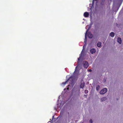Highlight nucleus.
<instances>
[{"label": "nucleus", "instance_id": "nucleus-1", "mask_svg": "<svg viewBox=\"0 0 123 123\" xmlns=\"http://www.w3.org/2000/svg\"><path fill=\"white\" fill-rule=\"evenodd\" d=\"M107 91V89L106 88H105L102 89L100 92V93L101 94H104Z\"/></svg>", "mask_w": 123, "mask_h": 123}, {"label": "nucleus", "instance_id": "nucleus-2", "mask_svg": "<svg viewBox=\"0 0 123 123\" xmlns=\"http://www.w3.org/2000/svg\"><path fill=\"white\" fill-rule=\"evenodd\" d=\"M83 64L84 67L86 68H87L89 66L88 62L87 61H85L83 62Z\"/></svg>", "mask_w": 123, "mask_h": 123}, {"label": "nucleus", "instance_id": "nucleus-3", "mask_svg": "<svg viewBox=\"0 0 123 123\" xmlns=\"http://www.w3.org/2000/svg\"><path fill=\"white\" fill-rule=\"evenodd\" d=\"M88 36L90 38H92L93 37V35L90 32H89L88 33Z\"/></svg>", "mask_w": 123, "mask_h": 123}, {"label": "nucleus", "instance_id": "nucleus-4", "mask_svg": "<svg viewBox=\"0 0 123 123\" xmlns=\"http://www.w3.org/2000/svg\"><path fill=\"white\" fill-rule=\"evenodd\" d=\"M96 51V50L94 48H92L90 50V52L92 54L95 53Z\"/></svg>", "mask_w": 123, "mask_h": 123}, {"label": "nucleus", "instance_id": "nucleus-5", "mask_svg": "<svg viewBox=\"0 0 123 123\" xmlns=\"http://www.w3.org/2000/svg\"><path fill=\"white\" fill-rule=\"evenodd\" d=\"M88 30H86V33H85V40H84V42L85 43H86V38H87V37H86V34L88 31Z\"/></svg>", "mask_w": 123, "mask_h": 123}, {"label": "nucleus", "instance_id": "nucleus-6", "mask_svg": "<svg viewBox=\"0 0 123 123\" xmlns=\"http://www.w3.org/2000/svg\"><path fill=\"white\" fill-rule=\"evenodd\" d=\"M89 15V13L87 12H85L84 14V15L85 17H88Z\"/></svg>", "mask_w": 123, "mask_h": 123}, {"label": "nucleus", "instance_id": "nucleus-7", "mask_svg": "<svg viewBox=\"0 0 123 123\" xmlns=\"http://www.w3.org/2000/svg\"><path fill=\"white\" fill-rule=\"evenodd\" d=\"M85 83L84 82H83V83H81L80 85V88L83 89L85 86Z\"/></svg>", "mask_w": 123, "mask_h": 123}, {"label": "nucleus", "instance_id": "nucleus-8", "mask_svg": "<svg viewBox=\"0 0 123 123\" xmlns=\"http://www.w3.org/2000/svg\"><path fill=\"white\" fill-rule=\"evenodd\" d=\"M117 42L120 44H121L122 43V40L121 39L120 37H118L117 40Z\"/></svg>", "mask_w": 123, "mask_h": 123}, {"label": "nucleus", "instance_id": "nucleus-9", "mask_svg": "<svg viewBox=\"0 0 123 123\" xmlns=\"http://www.w3.org/2000/svg\"><path fill=\"white\" fill-rule=\"evenodd\" d=\"M110 36L112 37H113L114 36V33L113 32H111L110 34Z\"/></svg>", "mask_w": 123, "mask_h": 123}, {"label": "nucleus", "instance_id": "nucleus-10", "mask_svg": "<svg viewBox=\"0 0 123 123\" xmlns=\"http://www.w3.org/2000/svg\"><path fill=\"white\" fill-rule=\"evenodd\" d=\"M69 80V79H68L66 81L62 83V85H65L68 82V81Z\"/></svg>", "mask_w": 123, "mask_h": 123}, {"label": "nucleus", "instance_id": "nucleus-11", "mask_svg": "<svg viewBox=\"0 0 123 123\" xmlns=\"http://www.w3.org/2000/svg\"><path fill=\"white\" fill-rule=\"evenodd\" d=\"M107 98L106 97H104L101 98V100L102 101H105Z\"/></svg>", "mask_w": 123, "mask_h": 123}, {"label": "nucleus", "instance_id": "nucleus-12", "mask_svg": "<svg viewBox=\"0 0 123 123\" xmlns=\"http://www.w3.org/2000/svg\"><path fill=\"white\" fill-rule=\"evenodd\" d=\"M101 43L100 42H98L97 44V46L98 47H100L101 46Z\"/></svg>", "mask_w": 123, "mask_h": 123}, {"label": "nucleus", "instance_id": "nucleus-13", "mask_svg": "<svg viewBox=\"0 0 123 123\" xmlns=\"http://www.w3.org/2000/svg\"><path fill=\"white\" fill-rule=\"evenodd\" d=\"M81 55H80L79 57V58L78 59V61L77 62H78V66H79V61L80 60V59L81 58Z\"/></svg>", "mask_w": 123, "mask_h": 123}, {"label": "nucleus", "instance_id": "nucleus-14", "mask_svg": "<svg viewBox=\"0 0 123 123\" xmlns=\"http://www.w3.org/2000/svg\"><path fill=\"white\" fill-rule=\"evenodd\" d=\"M100 88V86L99 85H98L96 87V90L97 91H98Z\"/></svg>", "mask_w": 123, "mask_h": 123}, {"label": "nucleus", "instance_id": "nucleus-15", "mask_svg": "<svg viewBox=\"0 0 123 123\" xmlns=\"http://www.w3.org/2000/svg\"><path fill=\"white\" fill-rule=\"evenodd\" d=\"M88 91L87 90H85V93H88Z\"/></svg>", "mask_w": 123, "mask_h": 123}, {"label": "nucleus", "instance_id": "nucleus-16", "mask_svg": "<svg viewBox=\"0 0 123 123\" xmlns=\"http://www.w3.org/2000/svg\"><path fill=\"white\" fill-rule=\"evenodd\" d=\"M89 122L90 123H92V119H90L89 121Z\"/></svg>", "mask_w": 123, "mask_h": 123}, {"label": "nucleus", "instance_id": "nucleus-17", "mask_svg": "<svg viewBox=\"0 0 123 123\" xmlns=\"http://www.w3.org/2000/svg\"><path fill=\"white\" fill-rule=\"evenodd\" d=\"M63 111H61V115H62L63 114Z\"/></svg>", "mask_w": 123, "mask_h": 123}, {"label": "nucleus", "instance_id": "nucleus-18", "mask_svg": "<svg viewBox=\"0 0 123 123\" xmlns=\"http://www.w3.org/2000/svg\"><path fill=\"white\" fill-rule=\"evenodd\" d=\"M67 89L68 90H69V88L68 87H67V88H65L64 89V90L65 91V90H66V89Z\"/></svg>", "mask_w": 123, "mask_h": 123}, {"label": "nucleus", "instance_id": "nucleus-19", "mask_svg": "<svg viewBox=\"0 0 123 123\" xmlns=\"http://www.w3.org/2000/svg\"><path fill=\"white\" fill-rule=\"evenodd\" d=\"M86 43H85L84 44V46L83 47V48H84V47L85 46H86Z\"/></svg>", "mask_w": 123, "mask_h": 123}, {"label": "nucleus", "instance_id": "nucleus-20", "mask_svg": "<svg viewBox=\"0 0 123 123\" xmlns=\"http://www.w3.org/2000/svg\"><path fill=\"white\" fill-rule=\"evenodd\" d=\"M89 71L90 72H91L92 71V70L91 69H89Z\"/></svg>", "mask_w": 123, "mask_h": 123}, {"label": "nucleus", "instance_id": "nucleus-21", "mask_svg": "<svg viewBox=\"0 0 123 123\" xmlns=\"http://www.w3.org/2000/svg\"><path fill=\"white\" fill-rule=\"evenodd\" d=\"M77 66H76V68H77Z\"/></svg>", "mask_w": 123, "mask_h": 123}, {"label": "nucleus", "instance_id": "nucleus-22", "mask_svg": "<svg viewBox=\"0 0 123 123\" xmlns=\"http://www.w3.org/2000/svg\"><path fill=\"white\" fill-rule=\"evenodd\" d=\"M69 86V85H68V86Z\"/></svg>", "mask_w": 123, "mask_h": 123}]
</instances>
